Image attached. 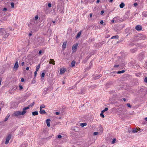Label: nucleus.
Instances as JSON below:
<instances>
[{"label": "nucleus", "mask_w": 147, "mask_h": 147, "mask_svg": "<svg viewBox=\"0 0 147 147\" xmlns=\"http://www.w3.org/2000/svg\"><path fill=\"white\" fill-rule=\"evenodd\" d=\"M26 113V111L24 108L23 109V111L21 112L20 111H15L14 112L13 115L17 117H18L20 115H24Z\"/></svg>", "instance_id": "f257e3e1"}, {"label": "nucleus", "mask_w": 147, "mask_h": 147, "mask_svg": "<svg viewBox=\"0 0 147 147\" xmlns=\"http://www.w3.org/2000/svg\"><path fill=\"white\" fill-rule=\"evenodd\" d=\"M78 46V44L76 43L73 45L72 49V51L73 53L76 52Z\"/></svg>", "instance_id": "f03ea898"}, {"label": "nucleus", "mask_w": 147, "mask_h": 147, "mask_svg": "<svg viewBox=\"0 0 147 147\" xmlns=\"http://www.w3.org/2000/svg\"><path fill=\"white\" fill-rule=\"evenodd\" d=\"M11 134L8 135L6 138V141L5 142V144H7L9 143L10 140L11 138Z\"/></svg>", "instance_id": "7ed1b4c3"}, {"label": "nucleus", "mask_w": 147, "mask_h": 147, "mask_svg": "<svg viewBox=\"0 0 147 147\" xmlns=\"http://www.w3.org/2000/svg\"><path fill=\"white\" fill-rule=\"evenodd\" d=\"M17 88V86L16 85H14L12 86V87L11 88V92H10V94H12L13 93V92H14L16 91V89Z\"/></svg>", "instance_id": "20e7f679"}, {"label": "nucleus", "mask_w": 147, "mask_h": 147, "mask_svg": "<svg viewBox=\"0 0 147 147\" xmlns=\"http://www.w3.org/2000/svg\"><path fill=\"white\" fill-rule=\"evenodd\" d=\"M19 65L17 61L15 63V65L13 67V68L16 71L17 70L18 68Z\"/></svg>", "instance_id": "39448f33"}, {"label": "nucleus", "mask_w": 147, "mask_h": 147, "mask_svg": "<svg viewBox=\"0 0 147 147\" xmlns=\"http://www.w3.org/2000/svg\"><path fill=\"white\" fill-rule=\"evenodd\" d=\"M34 104V102H33L32 103H31L30 105H28V107H24V109H25V110L26 111V110L30 108V107H32L33 106Z\"/></svg>", "instance_id": "423d86ee"}, {"label": "nucleus", "mask_w": 147, "mask_h": 147, "mask_svg": "<svg viewBox=\"0 0 147 147\" xmlns=\"http://www.w3.org/2000/svg\"><path fill=\"white\" fill-rule=\"evenodd\" d=\"M135 29L137 30H142V27L140 25H138L136 26Z\"/></svg>", "instance_id": "0eeeda50"}, {"label": "nucleus", "mask_w": 147, "mask_h": 147, "mask_svg": "<svg viewBox=\"0 0 147 147\" xmlns=\"http://www.w3.org/2000/svg\"><path fill=\"white\" fill-rule=\"evenodd\" d=\"M60 74H64L66 71V69L65 68H62L60 69Z\"/></svg>", "instance_id": "6e6552de"}, {"label": "nucleus", "mask_w": 147, "mask_h": 147, "mask_svg": "<svg viewBox=\"0 0 147 147\" xmlns=\"http://www.w3.org/2000/svg\"><path fill=\"white\" fill-rule=\"evenodd\" d=\"M82 32V31H80L78 33L76 37V39H78L80 37L81 34Z\"/></svg>", "instance_id": "1a4fd4ad"}, {"label": "nucleus", "mask_w": 147, "mask_h": 147, "mask_svg": "<svg viewBox=\"0 0 147 147\" xmlns=\"http://www.w3.org/2000/svg\"><path fill=\"white\" fill-rule=\"evenodd\" d=\"M50 64H52L53 65H55V61L53 59H50V61L49 62Z\"/></svg>", "instance_id": "9d476101"}, {"label": "nucleus", "mask_w": 147, "mask_h": 147, "mask_svg": "<svg viewBox=\"0 0 147 147\" xmlns=\"http://www.w3.org/2000/svg\"><path fill=\"white\" fill-rule=\"evenodd\" d=\"M50 120L49 119H47L46 120V123L47 124V126L48 127H49L50 126Z\"/></svg>", "instance_id": "9b49d317"}, {"label": "nucleus", "mask_w": 147, "mask_h": 147, "mask_svg": "<svg viewBox=\"0 0 147 147\" xmlns=\"http://www.w3.org/2000/svg\"><path fill=\"white\" fill-rule=\"evenodd\" d=\"M40 109V111L39 112L41 114H45L46 113V112L44 110H42V109Z\"/></svg>", "instance_id": "f8f14e48"}, {"label": "nucleus", "mask_w": 147, "mask_h": 147, "mask_svg": "<svg viewBox=\"0 0 147 147\" xmlns=\"http://www.w3.org/2000/svg\"><path fill=\"white\" fill-rule=\"evenodd\" d=\"M67 42H65L63 43L62 45V48L63 49H64L66 47Z\"/></svg>", "instance_id": "ddd939ff"}, {"label": "nucleus", "mask_w": 147, "mask_h": 147, "mask_svg": "<svg viewBox=\"0 0 147 147\" xmlns=\"http://www.w3.org/2000/svg\"><path fill=\"white\" fill-rule=\"evenodd\" d=\"M10 115L9 114H8L6 116L4 119V121H6L8 120V118L9 117Z\"/></svg>", "instance_id": "4468645a"}, {"label": "nucleus", "mask_w": 147, "mask_h": 147, "mask_svg": "<svg viewBox=\"0 0 147 147\" xmlns=\"http://www.w3.org/2000/svg\"><path fill=\"white\" fill-rule=\"evenodd\" d=\"M75 64H76L75 61H72L71 63V66L72 67H74V66H75Z\"/></svg>", "instance_id": "2eb2a0df"}, {"label": "nucleus", "mask_w": 147, "mask_h": 147, "mask_svg": "<svg viewBox=\"0 0 147 147\" xmlns=\"http://www.w3.org/2000/svg\"><path fill=\"white\" fill-rule=\"evenodd\" d=\"M32 114L34 116L37 115H38V112L37 111L33 112H32Z\"/></svg>", "instance_id": "dca6fc26"}, {"label": "nucleus", "mask_w": 147, "mask_h": 147, "mask_svg": "<svg viewBox=\"0 0 147 147\" xmlns=\"http://www.w3.org/2000/svg\"><path fill=\"white\" fill-rule=\"evenodd\" d=\"M125 4L123 2L121 3L119 5V7L121 8H123L125 6Z\"/></svg>", "instance_id": "f3484780"}, {"label": "nucleus", "mask_w": 147, "mask_h": 147, "mask_svg": "<svg viewBox=\"0 0 147 147\" xmlns=\"http://www.w3.org/2000/svg\"><path fill=\"white\" fill-rule=\"evenodd\" d=\"M45 106L44 104H42L41 105L40 107V109H42V108H45Z\"/></svg>", "instance_id": "a211bd4d"}, {"label": "nucleus", "mask_w": 147, "mask_h": 147, "mask_svg": "<svg viewBox=\"0 0 147 147\" xmlns=\"http://www.w3.org/2000/svg\"><path fill=\"white\" fill-rule=\"evenodd\" d=\"M119 38V36L118 35H116V36H112L111 38V39H113V38Z\"/></svg>", "instance_id": "6ab92c4d"}, {"label": "nucleus", "mask_w": 147, "mask_h": 147, "mask_svg": "<svg viewBox=\"0 0 147 147\" xmlns=\"http://www.w3.org/2000/svg\"><path fill=\"white\" fill-rule=\"evenodd\" d=\"M40 67V64H38L36 67V71H38Z\"/></svg>", "instance_id": "aec40b11"}, {"label": "nucleus", "mask_w": 147, "mask_h": 147, "mask_svg": "<svg viewBox=\"0 0 147 147\" xmlns=\"http://www.w3.org/2000/svg\"><path fill=\"white\" fill-rule=\"evenodd\" d=\"M137 131H137V128H136V129H133L132 131V132L133 133H136L137 132Z\"/></svg>", "instance_id": "412c9836"}, {"label": "nucleus", "mask_w": 147, "mask_h": 147, "mask_svg": "<svg viewBox=\"0 0 147 147\" xmlns=\"http://www.w3.org/2000/svg\"><path fill=\"white\" fill-rule=\"evenodd\" d=\"M124 72H125L124 70H122V71H118L117 72V73L120 74L123 73Z\"/></svg>", "instance_id": "4be33fe9"}, {"label": "nucleus", "mask_w": 147, "mask_h": 147, "mask_svg": "<svg viewBox=\"0 0 147 147\" xmlns=\"http://www.w3.org/2000/svg\"><path fill=\"white\" fill-rule=\"evenodd\" d=\"M136 76L138 77H140L141 76V74L140 73H136L135 74Z\"/></svg>", "instance_id": "5701e85b"}, {"label": "nucleus", "mask_w": 147, "mask_h": 147, "mask_svg": "<svg viewBox=\"0 0 147 147\" xmlns=\"http://www.w3.org/2000/svg\"><path fill=\"white\" fill-rule=\"evenodd\" d=\"M38 18V15L34 17V20H37Z\"/></svg>", "instance_id": "b1692460"}, {"label": "nucleus", "mask_w": 147, "mask_h": 147, "mask_svg": "<svg viewBox=\"0 0 147 147\" xmlns=\"http://www.w3.org/2000/svg\"><path fill=\"white\" fill-rule=\"evenodd\" d=\"M100 116L102 118H104L105 117V116L103 115V113H102V112H101L100 114Z\"/></svg>", "instance_id": "393cba45"}, {"label": "nucleus", "mask_w": 147, "mask_h": 147, "mask_svg": "<svg viewBox=\"0 0 147 147\" xmlns=\"http://www.w3.org/2000/svg\"><path fill=\"white\" fill-rule=\"evenodd\" d=\"M11 7L13 8L14 7V3H11Z\"/></svg>", "instance_id": "a878e982"}, {"label": "nucleus", "mask_w": 147, "mask_h": 147, "mask_svg": "<svg viewBox=\"0 0 147 147\" xmlns=\"http://www.w3.org/2000/svg\"><path fill=\"white\" fill-rule=\"evenodd\" d=\"M45 76V74L44 72H42V73L41 76V77H44Z\"/></svg>", "instance_id": "bb28decb"}, {"label": "nucleus", "mask_w": 147, "mask_h": 147, "mask_svg": "<svg viewBox=\"0 0 147 147\" xmlns=\"http://www.w3.org/2000/svg\"><path fill=\"white\" fill-rule=\"evenodd\" d=\"M116 140V139H113V140L112 142V144H114L115 143Z\"/></svg>", "instance_id": "cd10ccee"}, {"label": "nucleus", "mask_w": 147, "mask_h": 147, "mask_svg": "<svg viewBox=\"0 0 147 147\" xmlns=\"http://www.w3.org/2000/svg\"><path fill=\"white\" fill-rule=\"evenodd\" d=\"M19 87L20 88V90H21L22 89H23V87L21 85H20L19 86Z\"/></svg>", "instance_id": "c85d7f7f"}, {"label": "nucleus", "mask_w": 147, "mask_h": 147, "mask_svg": "<svg viewBox=\"0 0 147 147\" xmlns=\"http://www.w3.org/2000/svg\"><path fill=\"white\" fill-rule=\"evenodd\" d=\"M143 15L145 17H147V14H146L145 13H143Z\"/></svg>", "instance_id": "c756f323"}, {"label": "nucleus", "mask_w": 147, "mask_h": 147, "mask_svg": "<svg viewBox=\"0 0 147 147\" xmlns=\"http://www.w3.org/2000/svg\"><path fill=\"white\" fill-rule=\"evenodd\" d=\"M98 134V132H95L94 133V135H96Z\"/></svg>", "instance_id": "7c9ffc66"}, {"label": "nucleus", "mask_w": 147, "mask_h": 147, "mask_svg": "<svg viewBox=\"0 0 147 147\" xmlns=\"http://www.w3.org/2000/svg\"><path fill=\"white\" fill-rule=\"evenodd\" d=\"M127 106H128V107H129V108H130V107H131V106L130 105V104H129V103H127Z\"/></svg>", "instance_id": "2f4dec72"}, {"label": "nucleus", "mask_w": 147, "mask_h": 147, "mask_svg": "<svg viewBox=\"0 0 147 147\" xmlns=\"http://www.w3.org/2000/svg\"><path fill=\"white\" fill-rule=\"evenodd\" d=\"M104 12V11L103 10L102 11L100 12V15H102L103 14Z\"/></svg>", "instance_id": "473e14b6"}, {"label": "nucleus", "mask_w": 147, "mask_h": 147, "mask_svg": "<svg viewBox=\"0 0 147 147\" xmlns=\"http://www.w3.org/2000/svg\"><path fill=\"white\" fill-rule=\"evenodd\" d=\"M37 71H36L34 72V74L35 77L36 76Z\"/></svg>", "instance_id": "72a5a7b5"}, {"label": "nucleus", "mask_w": 147, "mask_h": 147, "mask_svg": "<svg viewBox=\"0 0 147 147\" xmlns=\"http://www.w3.org/2000/svg\"><path fill=\"white\" fill-rule=\"evenodd\" d=\"M144 80L145 82H147V77L145 78Z\"/></svg>", "instance_id": "f704fd0d"}, {"label": "nucleus", "mask_w": 147, "mask_h": 147, "mask_svg": "<svg viewBox=\"0 0 147 147\" xmlns=\"http://www.w3.org/2000/svg\"><path fill=\"white\" fill-rule=\"evenodd\" d=\"M48 6L49 7H51V4L50 3H49L48 4Z\"/></svg>", "instance_id": "c9c22d12"}, {"label": "nucleus", "mask_w": 147, "mask_h": 147, "mask_svg": "<svg viewBox=\"0 0 147 147\" xmlns=\"http://www.w3.org/2000/svg\"><path fill=\"white\" fill-rule=\"evenodd\" d=\"M24 78H22L21 79V81L22 82H24Z\"/></svg>", "instance_id": "e433bc0d"}, {"label": "nucleus", "mask_w": 147, "mask_h": 147, "mask_svg": "<svg viewBox=\"0 0 147 147\" xmlns=\"http://www.w3.org/2000/svg\"><path fill=\"white\" fill-rule=\"evenodd\" d=\"M7 9L6 8H4L3 9V11H7Z\"/></svg>", "instance_id": "4c0bfd02"}, {"label": "nucleus", "mask_w": 147, "mask_h": 147, "mask_svg": "<svg viewBox=\"0 0 147 147\" xmlns=\"http://www.w3.org/2000/svg\"><path fill=\"white\" fill-rule=\"evenodd\" d=\"M136 49H132L131 50V52L132 53L133 52H134V51H136Z\"/></svg>", "instance_id": "58836bf2"}, {"label": "nucleus", "mask_w": 147, "mask_h": 147, "mask_svg": "<svg viewBox=\"0 0 147 147\" xmlns=\"http://www.w3.org/2000/svg\"><path fill=\"white\" fill-rule=\"evenodd\" d=\"M87 125V124L86 123H83V127L86 126Z\"/></svg>", "instance_id": "ea45409f"}, {"label": "nucleus", "mask_w": 147, "mask_h": 147, "mask_svg": "<svg viewBox=\"0 0 147 147\" xmlns=\"http://www.w3.org/2000/svg\"><path fill=\"white\" fill-rule=\"evenodd\" d=\"M100 23L102 24H103L104 23V22L103 20H101L100 22Z\"/></svg>", "instance_id": "a19ab883"}, {"label": "nucleus", "mask_w": 147, "mask_h": 147, "mask_svg": "<svg viewBox=\"0 0 147 147\" xmlns=\"http://www.w3.org/2000/svg\"><path fill=\"white\" fill-rule=\"evenodd\" d=\"M119 66V65H115L114 66V67H118Z\"/></svg>", "instance_id": "79ce46f5"}, {"label": "nucleus", "mask_w": 147, "mask_h": 147, "mask_svg": "<svg viewBox=\"0 0 147 147\" xmlns=\"http://www.w3.org/2000/svg\"><path fill=\"white\" fill-rule=\"evenodd\" d=\"M92 13H90V18H91L92 17Z\"/></svg>", "instance_id": "37998d69"}, {"label": "nucleus", "mask_w": 147, "mask_h": 147, "mask_svg": "<svg viewBox=\"0 0 147 147\" xmlns=\"http://www.w3.org/2000/svg\"><path fill=\"white\" fill-rule=\"evenodd\" d=\"M42 51L41 50H40V51H39V55H40L41 54V53H42Z\"/></svg>", "instance_id": "c03bdc74"}, {"label": "nucleus", "mask_w": 147, "mask_h": 147, "mask_svg": "<svg viewBox=\"0 0 147 147\" xmlns=\"http://www.w3.org/2000/svg\"><path fill=\"white\" fill-rule=\"evenodd\" d=\"M62 137V136L60 135H59L58 136V138H61Z\"/></svg>", "instance_id": "a18cd8bd"}, {"label": "nucleus", "mask_w": 147, "mask_h": 147, "mask_svg": "<svg viewBox=\"0 0 147 147\" xmlns=\"http://www.w3.org/2000/svg\"><path fill=\"white\" fill-rule=\"evenodd\" d=\"M101 44L102 45L105 44V41H102V42H101Z\"/></svg>", "instance_id": "49530a36"}, {"label": "nucleus", "mask_w": 147, "mask_h": 147, "mask_svg": "<svg viewBox=\"0 0 147 147\" xmlns=\"http://www.w3.org/2000/svg\"><path fill=\"white\" fill-rule=\"evenodd\" d=\"M108 109L107 108H106L104 110L106 111H107Z\"/></svg>", "instance_id": "de8ad7c7"}, {"label": "nucleus", "mask_w": 147, "mask_h": 147, "mask_svg": "<svg viewBox=\"0 0 147 147\" xmlns=\"http://www.w3.org/2000/svg\"><path fill=\"white\" fill-rule=\"evenodd\" d=\"M55 114L57 115H59V114L60 113H59V112H56L55 113Z\"/></svg>", "instance_id": "09e8293b"}, {"label": "nucleus", "mask_w": 147, "mask_h": 147, "mask_svg": "<svg viewBox=\"0 0 147 147\" xmlns=\"http://www.w3.org/2000/svg\"><path fill=\"white\" fill-rule=\"evenodd\" d=\"M24 65V62H23L21 63V65L22 66H23Z\"/></svg>", "instance_id": "8fccbe9b"}, {"label": "nucleus", "mask_w": 147, "mask_h": 147, "mask_svg": "<svg viewBox=\"0 0 147 147\" xmlns=\"http://www.w3.org/2000/svg\"><path fill=\"white\" fill-rule=\"evenodd\" d=\"M29 69V67H26V69L27 70H28Z\"/></svg>", "instance_id": "3c124183"}, {"label": "nucleus", "mask_w": 147, "mask_h": 147, "mask_svg": "<svg viewBox=\"0 0 147 147\" xmlns=\"http://www.w3.org/2000/svg\"><path fill=\"white\" fill-rule=\"evenodd\" d=\"M100 1V0H97V1H96V3H99Z\"/></svg>", "instance_id": "603ef678"}, {"label": "nucleus", "mask_w": 147, "mask_h": 147, "mask_svg": "<svg viewBox=\"0 0 147 147\" xmlns=\"http://www.w3.org/2000/svg\"><path fill=\"white\" fill-rule=\"evenodd\" d=\"M138 5V4L137 3H134V5L135 6H136Z\"/></svg>", "instance_id": "864d4df0"}, {"label": "nucleus", "mask_w": 147, "mask_h": 147, "mask_svg": "<svg viewBox=\"0 0 147 147\" xmlns=\"http://www.w3.org/2000/svg\"><path fill=\"white\" fill-rule=\"evenodd\" d=\"M105 111L104 110H103L101 112H102V113H104V112H105Z\"/></svg>", "instance_id": "5fc2aeb1"}, {"label": "nucleus", "mask_w": 147, "mask_h": 147, "mask_svg": "<svg viewBox=\"0 0 147 147\" xmlns=\"http://www.w3.org/2000/svg\"><path fill=\"white\" fill-rule=\"evenodd\" d=\"M80 125L82 127H83V123H81Z\"/></svg>", "instance_id": "6e6d98bb"}, {"label": "nucleus", "mask_w": 147, "mask_h": 147, "mask_svg": "<svg viewBox=\"0 0 147 147\" xmlns=\"http://www.w3.org/2000/svg\"><path fill=\"white\" fill-rule=\"evenodd\" d=\"M144 119L146 121H147V117L145 118Z\"/></svg>", "instance_id": "4d7b16f0"}, {"label": "nucleus", "mask_w": 147, "mask_h": 147, "mask_svg": "<svg viewBox=\"0 0 147 147\" xmlns=\"http://www.w3.org/2000/svg\"><path fill=\"white\" fill-rule=\"evenodd\" d=\"M113 0H109V2H112Z\"/></svg>", "instance_id": "13d9d810"}, {"label": "nucleus", "mask_w": 147, "mask_h": 147, "mask_svg": "<svg viewBox=\"0 0 147 147\" xmlns=\"http://www.w3.org/2000/svg\"><path fill=\"white\" fill-rule=\"evenodd\" d=\"M53 22V23H55V21H53V22Z\"/></svg>", "instance_id": "bf43d9fd"}, {"label": "nucleus", "mask_w": 147, "mask_h": 147, "mask_svg": "<svg viewBox=\"0 0 147 147\" xmlns=\"http://www.w3.org/2000/svg\"><path fill=\"white\" fill-rule=\"evenodd\" d=\"M123 100L124 101H126V99L125 98H123Z\"/></svg>", "instance_id": "052dcab7"}, {"label": "nucleus", "mask_w": 147, "mask_h": 147, "mask_svg": "<svg viewBox=\"0 0 147 147\" xmlns=\"http://www.w3.org/2000/svg\"><path fill=\"white\" fill-rule=\"evenodd\" d=\"M114 20H112V23H114Z\"/></svg>", "instance_id": "680f3d73"}, {"label": "nucleus", "mask_w": 147, "mask_h": 147, "mask_svg": "<svg viewBox=\"0 0 147 147\" xmlns=\"http://www.w3.org/2000/svg\"><path fill=\"white\" fill-rule=\"evenodd\" d=\"M114 72H113L112 73V75H113V74H114Z\"/></svg>", "instance_id": "e2e57ef3"}, {"label": "nucleus", "mask_w": 147, "mask_h": 147, "mask_svg": "<svg viewBox=\"0 0 147 147\" xmlns=\"http://www.w3.org/2000/svg\"><path fill=\"white\" fill-rule=\"evenodd\" d=\"M140 128H138V130H140Z\"/></svg>", "instance_id": "0e129e2a"}, {"label": "nucleus", "mask_w": 147, "mask_h": 147, "mask_svg": "<svg viewBox=\"0 0 147 147\" xmlns=\"http://www.w3.org/2000/svg\"><path fill=\"white\" fill-rule=\"evenodd\" d=\"M1 108L0 107V111H1Z\"/></svg>", "instance_id": "69168bd1"}, {"label": "nucleus", "mask_w": 147, "mask_h": 147, "mask_svg": "<svg viewBox=\"0 0 147 147\" xmlns=\"http://www.w3.org/2000/svg\"><path fill=\"white\" fill-rule=\"evenodd\" d=\"M29 35H31V34H29Z\"/></svg>", "instance_id": "338daca9"}, {"label": "nucleus", "mask_w": 147, "mask_h": 147, "mask_svg": "<svg viewBox=\"0 0 147 147\" xmlns=\"http://www.w3.org/2000/svg\"><path fill=\"white\" fill-rule=\"evenodd\" d=\"M63 84H64V83L63 82Z\"/></svg>", "instance_id": "774afa93"}]
</instances>
